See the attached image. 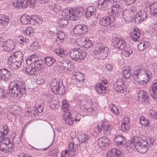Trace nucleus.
<instances>
[{
	"instance_id": "60",
	"label": "nucleus",
	"mask_w": 157,
	"mask_h": 157,
	"mask_svg": "<svg viewBox=\"0 0 157 157\" xmlns=\"http://www.w3.org/2000/svg\"><path fill=\"white\" fill-rule=\"evenodd\" d=\"M149 115L154 119L157 118V112L155 110H151L149 112Z\"/></svg>"
},
{
	"instance_id": "1",
	"label": "nucleus",
	"mask_w": 157,
	"mask_h": 157,
	"mask_svg": "<svg viewBox=\"0 0 157 157\" xmlns=\"http://www.w3.org/2000/svg\"><path fill=\"white\" fill-rule=\"evenodd\" d=\"M10 88L9 93L13 98H20L26 93V87L22 81L16 79L11 82L9 85Z\"/></svg>"
},
{
	"instance_id": "39",
	"label": "nucleus",
	"mask_w": 157,
	"mask_h": 157,
	"mask_svg": "<svg viewBox=\"0 0 157 157\" xmlns=\"http://www.w3.org/2000/svg\"><path fill=\"white\" fill-rule=\"evenodd\" d=\"M45 64L48 66H50L52 65L55 61V59L51 57H46L44 59Z\"/></svg>"
},
{
	"instance_id": "41",
	"label": "nucleus",
	"mask_w": 157,
	"mask_h": 157,
	"mask_svg": "<svg viewBox=\"0 0 157 157\" xmlns=\"http://www.w3.org/2000/svg\"><path fill=\"white\" fill-rule=\"evenodd\" d=\"M61 66L64 69L68 70L71 67V63L70 61L67 59L63 60L61 61Z\"/></svg>"
},
{
	"instance_id": "15",
	"label": "nucleus",
	"mask_w": 157,
	"mask_h": 157,
	"mask_svg": "<svg viewBox=\"0 0 157 157\" xmlns=\"http://www.w3.org/2000/svg\"><path fill=\"white\" fill-rule=\"evenodd\" d=\"M114 142L119 147H123L125 143L126 139L121 135L117 136L114 138Z\"/></svg>"
},
{
	"instance_id": "55",
	"label": "nucleus",
	"mask_w": 157,
	"mask_h": 157,
	"mask_svg": "<svg viewBox=\"0 0 157 157\" xmlns=\"http://www.w3.org/2000/svg\"><path fill=\"white\" fill-rule=\"evenodd\" d=\"M65 34L62 31L59 32L57 35V39H56L57 41H61V42H62V41L65 37Z\"/></svg>"
},
{
	"instance_id": "38",
	"label": "nucleus",
	"mask_w": 157,
	"mask_h": 157,
	"mask_svg": "<svg viewBox=\"0 0 157 157\" xmlns=\"http://www.w3.org/2000/svg\"><path fill=\"white\" fill-rule=\"evenodd\" d=\"M120 9V6L118 4L113 5L112 6L111 8V11L114 17L118 15Z\"/></svg>"
},
{
	"instance_id": "23",
	"label": "nucleus",
	"mask_w": 157,
	"mask_h": 157,
	"mask_svg": "<svg viewBox=\"0 0 157 157\" xmlns=\"http://www.w3.org/2000/svg\"><path fill=\"white\" fill-rule=\"evenodd\" d=\"M10 72L7 69L0 70V77L3 80H7L10 78Z\"/></svg>"
},
{
	"instance_id": "2",
	"label": "nucleus",
	"mask_w": 157,
	"mask_h": 157,
	"mask_svg": "<svg viewBox=\"0 0 157 157\" xmlns=\"http://www.w3.org/2000/svg\"><path fill=\"white\" fill-rule=\"evenodd\" d=\"M76 10L72 8L68 10L65 9L62 13V15L63 17L59 19L58 22L61 27H64L68 24L67 20L69 19L73 21H77L78 19V16L76 17Z\"/></svg>"
},
{
	"instance_id": "31",
	"label": "nucleus",
	"mask_w": 157,
	"mask_h": 157,
	"mask_svg": "<svg viewBox=\"0 0 157 157\" xmlns=\"http://www.w3.org/2000/svg\"><path fill=\"white\" fill-rule=\"evenodd\" d=\"M75 75L76 76L75 81L76 82L77 84L79 85L82 83L85 79L83 75L79 72H77L75 73Z\"/></svg>"
},
{
	"instance_id": "22",
	"label": "nucleus",
	"mask_w": 157,
	"mask_h": 157,
	"mask_svg": "<svg viewBox=\"0 0 157 157\" xmlns=\"http://www.w3.org/2000/svg\"><path fill=\"white\" fill-rule=\"evenodd\" d=\"M130 125V119L125 117L124 119V121L122 123L121 127V130L124 132H126L128 130Z\"/></svg>"
},
{
	"instance_id": "10",
	"label": "nucleus",
	"mask_w": 157,
	"mask_h": 157,
	"mask_svg": "<svg viewBox=\"0 0 157 157\" xmlns=\"http://www.w3.org/2000/svg\"><path fill=\"white\" fill-rule=\"evenodd\" d=\"M136 150L137 151L141 153H144L148 150V147L146 145L145 140L138 141L136 145Z\"/></svg>"
},
{
	"instance_id": "24",
	"label": "nucleus",
	"mask_w": 157,
	"mask_h": 157,
	"mask_svg": "<svg viewBox=\"0 0 157 157\" xmlns=\"http://www.w3.org/2000/svg\"><path fill=\"white\" fill-rule=\"evenodd\" d=\"M140 36V31L137 29H134L130 33L131 38L135 41H137L139 40Z\"/></svg>"
},
{
	"instance_id": "49",
	"label": "nucleus",
	"mask_w": 157,
	"mask_h": 157,
	"mask_svg": "<svg viewBox=\"0 0 157 157\" xmlns=\"http://www.w3.org/2000/svg\"><path fill=\"white\" fill-rule=\"evenodd\" d=\"M104 123V121H102L98 122L97 124V127H95L94 129V132L97 133H98L100 132L101 130Z\"/></svg>"
},
{
	"instance_id": "32",
	"label": "nucleus",
	"mask_w": 157,
	"mask_h": 157,
	"mask_svg": "<svg viewBox=\"0 0 157 157\" xmlns=\"http://www.w3.org/2000/svg\"><path fill=\"white\" fill-rule=\"evenodd\" d=\"M96 90L98 93L102 94H106L108 91L107 88L100 84H98L96 85Z\"/></svg>"
},
{
	"instance_id": "44",
	"label": "nucleus",
	"mask_w": 157,
	"mask_h": 157,
	"mask_svg": "<svg viewBox=\"0 0 157 157\" xmlns=\"http://www.w3.org/2000/svg\"><path fill=\"white\" fill-rule=\"evenodd\" d=\"M109 108L111 111L115 115H118L119 114L118 107L115 104H111L109 105Z\"/></svg>"
},
{
	"instance_id": "3",
	"label": "nucleus",
	"mask_w": 157,
	"mask_h": 157,
	"mask_svg": "<svg viewBox=\"0 0 157 157\" xmlns=\"http://www.w3.org/2000/svg\"><path fill=\"white\" fill-rule=\"evenodd\" d=\"M145 75V71L142 69L134 71L132 76L135 83L140 85L146 84L149 81V79Z\"/></svg>"
},
{
	"instance_id": "27",
	"label": "nucleus",
	"mask_w": 157,
	"mask_h": 157,
	"mask_svg": "<svg viewBox=\"0 0 157 157\" xmlns=\"http://www.w3.org/2000/svg\"><path fill=\"white\" fill-rule=\"evenodd\" d=\"M98 7L101 10H105L109 6L110 3L106 0H99L98 2Z\"/></svg>"
},
{
	"instance_id": "57",
	"label": "nucleus",
	"mask_w": 157,
	"mask_h": 157,
	"mask_svg": "<svg viewBox=\"0 0 157 157\" xmlns=\"http://www.w3.org/2000/svg\"><path fill=\"white\" fill-rule=\"evenodd\" d=\"M87 55V53L86 51H82L81 50V51H80V52H79V60H83L86 57Z\"/></svg>"
},
{
	"instance_id": "29",
	"label": "nucleus",
	"mask_w": 157,
	"mask_h": 157,
	"mask_svg": "<svg viewBox=\"0 0 157 157\" xmlns=\"http://www.w3.org/2000/svg\"><path fill=\"white\" fill-rule=\"evenodd\" d=\"M89 137L88 135L82 132H80L78 136V140L81 143L86 144Z\"/></svg>"
},
{
	"instance_id": "14",
	"label": "nucleus",
	"mask_w": 157,
	"mask_h": 157,
	"mask_svg": "<svg viewBox=\"0 0 157 157\" xmlns=\"http://www.w3.org/2000/svg\"><path fill=\"white\" fill-rule=\"evenodd\" d=\"M122 155L121 151L116 148L109 149L106 154V157H122Z\"/></svg>"
},
{
	"instance_id": "9",
	"label": "nucleus",
	"mask_w": 157,
	"mask_h": 157,
	"mask_svg": "<svg viewBox=\"0 0 157 157\" xmlns=\"http://www.w3.org/2000/svg\"><path fill=\"white\" fill-rule=\"evenodd\" d=\"M14 46L13 41L11 40L0 42V47H2L4 51H11L13 49Z\"/></svg>"
},
{
	"instance_id": "6",
	"label": "nucleus",
	"mask_w": 157,
	"mask_h": 157,
	"mask_svg": "<svg viewBox=\"0 0 157 157\" xmlns=\"http://www.w3.org/2000/svg\"><path fill=\"white\" fill-rule=\"evenodd\" d=\"M136 8L132 6L125 9L122 12V16L124 19L128 21L136 14Z\"/></svg>"
},
{
	"instance_id": "54",
	"label": "nucleus",
	"mask_w": 157,
	"mask_h": 157,
	"mask_svg": "<svg viewBox=\"0 0 157 157\" xmlns=\"http://www.w3.org/2000/svg\"><path fill=\"white\" fill-rule=\"evenodd\" d=\"M7 117L9 120H10L11 121L14 122L16 120V114L10 112L8 113Z\"/></svg>"
},
{
	"instance_id": "18",
	"label": "nucleus",
	"mask_w": 157,
	"mask_h": 157,
	"mask_svg": "<svg viewBox=\"0 0 157 157\" xmlns=\"http://www.w3.org/2000/svg\"><path fill=\"white\" fill-rule=\"evenodd\" d=\"M81 49L75 48L71 50L69 52L70 57L75 61H78L79 59V54Z\"/></svg>"
},
{
	"instance_id": "20",
	"label": "nucleus",
	"mask_w": 157,
	"mask_h": 157,
	"mask_svg": "<svg viewBox=\"0 0 157 157\" xmlns=\"http://www.w3.org/2000/svg\"><path fill=\"white\" fill-rule=\"evenodd\" d=\"M109 139L105 137L100 138L98 141V145L101 148L107 147L109 144Z\"/></svg>"
},
{
	"instance_id": "5",
	"label": "nucleus",
	"mask_w": 157,
	"mask_h": 157,
	"mask_svg": "<svg viewBox=\"0 0 157 157\" xmlns=\"http://www.w3.org/2000/svg\"><path fill=\"white\" fill-rule=\"evenodd\" d=\"M11 3L17 9L25 8L28 5L32 8L35 5V0H11Z\"/></svg>"
},
{
	"instance_id": "11",
	"label": "nucleus",
	"mask_w": 157,
	"mask_h": 157,
	"mask_svg": "<svg viewBox=\"0 0 157 157\" xmlns=\"http://www.w3.org/2000/svg\"><path fill=\"white\" fill-rule=\"evenodd\" d=\"M114 21L113 16H109L107 17H104L101 18L99 23L102 26H107V27H110Z\"/></svg>"
},
{
	"instance_id": "33",
	"label": "nucleus",
	"mask_w": 157,
	"mask_h": 157,
	"mask_svg": "<svg viewBox=\"0 0 157 157\" xmlns=\"http://www.w3.org/2000/svg\"><path fill=\"white\" fill-rule=\"evenodd\" d=\"M54 52L61 57H65L67 53L66 51H65L63 48H59L55 50Z\"/></svg>"
},
{
	"instance_id": "34",
	"label": "nucleus",
	"mask_w": 157,
	"mask_h": 157,
	"mask_svg": "<svg viewBox=\"0 0 157 157\" xmlns=\"http://www.w3.org/2000/svg\"><path fill=\"white\" fill-rule=\"evenodd\" d=\"M102 128H103L104 132L105 134L108 135L110 134L112 127L110 125L106 124L104 121Z\"/></svg>"
},
{
	"instance_id": "26",
	"label": "nucleus",
	"mask_w": 157,
	"mask_h": 157,
	"mask_svg": "<svg viewBox=\"0 0 157 157\" xmlns=\"http://www.w3.org/2000/svg\"><path fill=\"white\" fill-rule=\"evenodd\" d=\"M9 67L11 69L13 70H16L18 69L21 65L22 63L18 61H9Z\"/></svg>"
},
{
	"instance_id": "43",
	"label": "nucleus",
	"mask_w": 157,
	"mask_h": 157,
	"mask_svg": "<svg viewBox=\"0 0 157 157\" xmlns=\"http://www.w3.org/2000/svg\"><path fill=\"white\" fill-rule=\"evenodd\" d=\"M138 139L137 137H136L132 139L130 141H129V145H128V147L134 150H135V149H136L135 145L138 142L137 140Z\"/></svg>"
},
{
	"instance_id": "8",
	"label": "nucleus",
	"mask_w": 157,
	"mask_h": 157,
	"mask_svg": "<svg viewBox=\"0 0 157 157\" xmlns=\"http://www.w3.org/2000/svg\"><path fill=\"white\" fill-rule=\"evenodd\" d=\"M50 88L53 92L56 94L60 95L63 94L65 92V89L63 88L62 89L61 91L59 90L60 88L59 82L56 80H54L51 81L49 83Z\"/></svg>"
},
{
	"instance_id": "47",
	"label": "nucleus",
	"mask_w": 157,
	"mask_h": 157,
	"mask_svg": "<svg viewBox=\"0 0 157 157\" xmlns=\"http://www.w3.org/2000/svg\"><path fill=\"white\" fill-rule=\"evenodd\" d=\"M30 17L27 15L22 16L21 18L22 23L24 24H27L30 23Z\"/></svg>"
},
{
	"instance_id": "40",
	"label": "nucleus",
	"mask_w": 157,
	"mask_h": 157,
	"mask_svg": "<svg viewBox=\"0 0 157 157\" xmlns=\"http://www.w3.org/2000/svg\"><path fill=\"white\" fill-rule=\"evenodd\" d=\"M131 71V70L128 67H127L124 69L122 73L123 77L125 79H128L130 76Z\"/></svg>"
},
{
	"instance_id": "63",
	"label": "nucleus",
	"mask_w": 157,
	"mask_h": 157,
	"mask_svg": "<svg viewBox=\"0 0 157 157\" xmlns=\"http://www.w3.org/2000/svg\"><path fill=\"white\" fill-rule=\"evenodd\" d=\"M74 144L73 142L69 143L68 147V150L70 151H73L75 150V148L74 147Z\"/></svg>"
},
{
	"instance_id": "59",
	"label": "nucleus",
	"mask_w": 157,
	"mask_h": 157,
	"mask_svg": "<svg viewBox=\"0 0 157 157\" xmlns=\"http://www.w3.org/2000/svg\"><path fill=\"white\" fill-rule=\"evenodd\" d=\"M86 41L84 44L85 48H88L91 47L93 45V43L89 39L86 38Z\"/></svg>"
},
{
	"instance_id": "46",
	"label": "nucleus",
	"mask_w": 157,
	"mask_h": 157,
	"mask_svg": "<svg viewBox=\"0 0 157 157\" xmlns=\"http://www.w3.org/2000/svg\"><path fill=\"white\" fill-rule=\"evenodd\" d=\"M93 104V102L91 100H86V102L85 103V108L84 109L85 110H86L89 112H91L92 111V109L91 108L92 105Z\"/></svg>"
},
{
	"instance_id": "17",
	"label": "nucleus",
	"mask_w": 157,
	"mask_h": 157,
	"mask_svg": "<svg viewBox=\"0 0 157 157\" xmlns=\"http://www.w3.org/2000/svg\"><path fill=\"white\" fill-rule=\"evenodd\" d=\"M147 16L146 12L144 10H141L136 14L135 20L139 22L144 21L147 19Z\"/></svg>"
},
{
	"instance_id": "7",
	"label": "nucleus",
	"mask_w": 157,
	"mask_h": 157,
	"mask_svg": "<svg viewBox=\"0 0 157 157\" xmlns=\"http://www.w3.org/2000/svg\"><path fill=\"white\" fill-rule=\"evenodd\" d=\"M114 85L115 90L117 92L118 94H125L126 91L127 86L122 79H117Z\"/></svg>"
},
{
	"instance_id": "62",
	"label": "nucleus",
	"mask_w": 157,
	"mask_h": 157,
	"mask_svg": "<svg viewBox=\"0 0 157 157\" xmlns=\"http://www.w3.org/2000/svg\"><path fill=\"white\" fill-rule=\"evenodd\" d=\"M36 82L37 84H42L44 82V79L40 75H36Z\"/></svg>"
},
{
	"instance_id": "50",
	"label": "nucleus",
	"mask_w": 157,
	"mask_h": 157,
	"mask_svg": "<svg viewBox=\"0 0 157 157\" xmlns=\"http://www.w3.org/2000/svg\"><path fill=\"white\" fill-rule=\"evenodd\" d=\"M123 50V53L126 57H128L132 53V50L130 47L126 46Z\"/></svg>"
},
{
	"instance_id": "21",
	"label": "nucleus",
	"mask_w": 157,
	"mask_h": 157,
	"mask_svg": "<svg viewBox=\"0 0 157 157\" xmlns=\"http://www.w3.org/2000/svg\"><path fill=\"white\" fill-rule=\"evenodd\" d=\"M138 97L139 100L143 103L147 102L148 96L146 92L140 90L138 93Z\"/></svg>"
},
{
	"instance_id": "61",
	"label": "nucleus",
	"mask_w": 157,
	"mask_h": 157,
	"mask_svg": "<svg viewBox=\"0 0 157 157\" xmlns=\"http://www.w3.org/2000/svg\"><path fill=\"white\" fill-rule=\"evenodd\" d=\"M7 146L6 144L2 143L0 142V150L4 152H7Z\"/></svg>"
},
{
	"instance_id": "42",
	"label": "nucleus",
	"mask_w": 157,
	"mask_h": 157,
	"mask_svg": "<svg viewBox=\"0 0 157 157\" xmlns=\"http://www.w3.org/2000/svg\"><path fill=\"white\" fill-rule=\"evenodd\" d=\"M36 69L32 65L28 66L26 67L25 72L30 75H34L36 73Z\"/></svg>"
},
{
	"instance_id": "16",
	"label": "nucleus",
	"mask_w": 157,
	"mask_h": 157,
	"mask_svg": "<svg viewBox=\"0 0 157 157\" xmlns=\"http://www.w3.org/2000/svg\"><path fill=\"white\" fill-rule=\"evenodd\" d=\"M115 47L119 49L123 50L126 47L125 42L119 38H116L114 39Z\"/></svg>"
},
{
	"instance_id": "53",
	"label": "nucleus",
	"mask_w": 157,
	"mask_h": 157,
	"mask_svg": "<svg viewBox=\"0 0 157 157\" xmlns=\"http://www.w3.org/2000/svg\"><path fill=\"white\" fill-rule=\"evenodd\" d=\"M140 122L142 125L145 127L147 126L149 123V121L143 116L140 117Z\"/></svg>"
},
{
	"instance_id": "36",
	"label": "nucleus",
	"mask_w": 157,
	"mask_h": 157,
	"mask_svg": "<svg viewBox=\"0 0 157 157\" xmlns=\"http://www.w3.org/2000/svg\"><path fill=\"white\" fill-rule=\"evenodd\" d=\"M150 9L151 14L154 16H157V2L151 4Z\"/></svg>"
},
{
	"instance_id": "52",
	"label": "nucleus",
	"mask_w": 157,
	"mask_h": 157,
	"mask_svg": "<svg viewBox=\"0 0 157 157\" xmlns=\"http://www.w3.org/2000/svg\"><path fill=\"white\" fill-rule=\"evenodd\" d=\"M23 33L27 36L31 35L33 33V29L30 26L27 27L25 30L23 31Z\"/></svg>"
},
{
	"instance_id": "64",
	"label": "nucleus",
	"mask_w": 157,
	"mask_h": 157,
	"mask_svg": "<svg viewBox=\"0 0 157 157\" xmlns=\"http://www.w3.org/2000/svg\"><path fill=\"white\" fill-rule=\"evenodd\" d=\"M145 142L146 143V145L148 147V148L149 147L153 145V144L154 142V140L153 139L149 138L147 141H145Z\"/></svg>"
},
{
	"instance_id": "28",
	"label": "nucleus",
	"mask_w": 157,
	"mask_h": 157,
	"mask_svg": "<svg viewBox=\"0 0 157 157\" xmlns=\"http://www.w3.org/2000/svg\"><path fill=\"white\" fill-rule=\"evenodd\" d=\"M63 119L66 123L69 125H71L73 124V121L71 117V115L68 112H67L64 113Z\"/></svg>"
},
{
	"instance_id": "35",
	"label": "nucleus",
	"mask_w": 157,
	"mask_h": 157,
	"mask_svg": "<svg viewBox=\"0 0 157 157\" xmlns=\"http://www.w3.org/2000/svg\"><path fill=\"white\" fill-rule=\"evenodd\" d=\"M37 59V56L35 55H32L29 58H28L25 60V61L27 64L32 65L34 62L35 61V59Z\"/></svg>"
},
{
	"instance_id": "12",
	"label": "nucleus",
	"mask_w": 157,
	"mask_h": 157,
	"mask_svg": "<svg viewBox=\"0 0 157 157\" xmlns=\"http://www.w3.org/2000/svg\"><path fill=\"white\" fill-rule=\"evenodd\" d=\"M88 29L87 27L84 25H75L73 29V32L74 34L79 35L84 33L87 32Z\"/></svg>"
},
{
	"instance_id": "30",
	"label": "nucleus",
	"mask_w": 157,
	"mask_h": 157,
	"mask_svg": "<svg viewBox=\"0 0 157 157\" xmlns=\"http://www.w3.org/2000/svg\"><path fill=\"white\" fill-rule=\"evenodd\" d=\"M9 22V19L4 14H0V23L3 26H6Z\"/></svg>"
},
{
	"instance_id": "56",
	"label": "nucleus",
	"mask_w": 157,
	"mask_h": 157,
	"mask_svg": "<svg viewBox=\"0 0 157 157\" xmlns=\"http://www.w3.org/2000/svg\"><path fill=\"white\" fill-rule=\"evenodd\" d=\"M86 38L83 37L78 38L76 40V42L81 46H84L86 40Z\"/></svg>"
},
{
	"instance_id": "58",
	"label": "nucleus",
	"mask_w": 157,
	"mask_h": 157,
	"mask_svg": "<svg viewBox=\"0 0 157 157\" xmlns=\"http://www.w3.org/2000/svg\"><path fill=\"white\" fill-rule=\"evenodd\" d=\"M86 102V100H81L78 102V105L83 110L86 108L85 107V103Z\"/></svg>"
},
{
	"instance_id": "48",
	"label": "nucleus",
	"mask_w": 157,
	"mask_h": 157,
	"mask_svg": "<svg viewBox=\"0 0 157 157\" xmlns=\"http://www.w3.org/2000/svg\"><path fill=\"white\" fill-rule=\"evenodd\" d=\"M149 45V44L147 42H141L139 44L138 48L140 51H142L144 50L145 48H146L147 47H148Z\"/></svg>"
},
{
	"instance_id": "37",
	"label": "nucleus",
	"mask_w": 157,
	"mask_h": 157,
	"mask_svg": "<svg viewBox=\"0 0 157 157\" xmlns=\"http://www.w3.org/2000/svg\"><path fill=\"white\" fill-rule=\"evenodd\" d=\"M43 63V62L41 59L38 60L37 59H36L35 61L33 63L34 67L36 70L40 71L41 70Z\"/></svg>"
},
{
	"instance_id": "51",
	"label": "nucleus",
	"mask_w": 157,
	"mask_h": 157,
	"mask_svg": "<svg viewBox=\"0 0 157 157\" xmlns=\"http://www.w3.org/2000/svg\"><path fill=\"white\" fill-rule=\"evenodd\" d=\"M62 103V109L64 112H68L69 109V107L65 99L63 100Z\"/></svg>"
},
{
	"instance_id": "4",
	"label": "nucleus",
	"mask_w": 157,
	"mask_h": 157,
	"mask_svg": "<svg viewBox=\"0 0 157 157\" xmlns=\"http://www.w3.org/2000/svg\"><path fill=\"white\" fill-rule=\"evenodd\" d=\"M109 49L102 44H98L95 48L94 52V57L99 59H103L107 56Z\"/></svg>"
},
{
	"instance_id": "45",
	"label": "nucleus",
	"mask_w": 157,
	"mask_h": 157,
	"mask_svg": "<svg viewBox=\"0 0 157 157\" xmlns=\"http://www.w3.org/2000/svg\"><path fill=\"white\" fill-rule=\"evenodd\" d=\"M17 42L21 44L26 45V44L30 42L29 39L24 38L21 37L19 36L17 39Z\"/></svg>"
},
{
	"instance_id": "19",
	"label": "nucleus",
	"mask_w": 157,
	"mask_h": 157,
	"mask_svg": "<svg viewBox=\"0 0 157 157\" xmlns=\"http://www.w3.org/2000/svg\"><path fill=\"white\" fill-rule=\"evenodd\" d=\"M149 93L153 98L157 99V79L153 81V85Z\"/></svg>"
},
{
	"instance_id": "25",
	"label": "nucleus",
	"mask_w": 157,
	"mask_h": 157,
	"mask_svg": "<svg viewBox=\"0 0 157 157\" xmlns=\"http://www.w3.org/2000/svg\"><path fill=\"white\" fill-rule=\"evenodd\" d=\"M96 13V9L93 6L88 7L85 12V15L86 17H89L93 15H95Z\"/></svg>"
},
{
	"instance_id": "13",
	"label": "nucleus",
	"mask_w": 157,
	"mask_h": 157,
	"mask_svg": "<svg viewBox=\"0 0 157 157\" xmlns=\"http://www.w3.org/2000/svg\"><path fill=\"white\" fill-rule=\"evenodd\" d=\"M23 53L20 51H17L10 56L8 58L9 61H18L22 63Z\"/></svg>"
}]
</instances>
